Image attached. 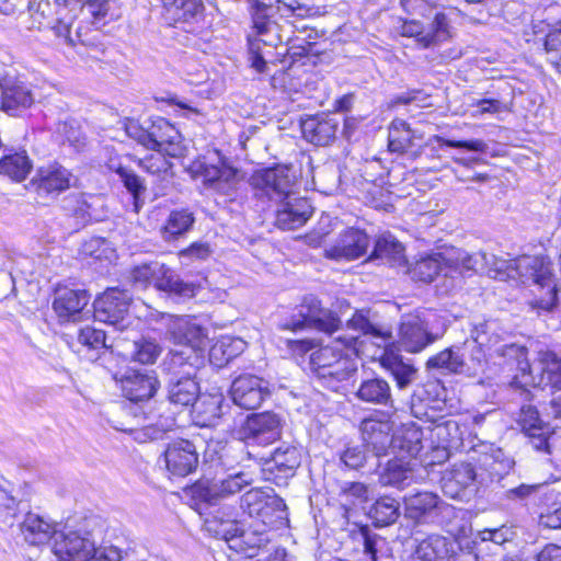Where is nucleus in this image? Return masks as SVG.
<instances>
[{"label":"nucleus","instance_id":"nucleus-1","mask_svg":"<svg viewBox=\"0 0 561 561\" xmlns=\"http://www.w3.org/2000/svg\"><path fill=\"white\" fill-rule=\"evenodd\" d=\"M348 327L363 332V339L341 335L310 355L312 373L324 387L334 391L356 373L359 354L379 362L386 368V335L362 314H355L348 321Z\"/></svg>","mask_w":561,"mask_h":561},{"label":"nucleus","instance_id":"nucleus-2","mask_svg":"<svg viewBox=\"0 0 561 561\" xmlns=\"http://www.w3.org/2000/svg\"><path fill=\"white\" fill-rule=\"evenodd\" d=\"M251 185L256 195L277 203L275 224L283 230L301 227L312 214L309 202L296 196V175L289 167L278 165L256 171L251 178Z\"/></svg>","mask_w":561,"mask_h":561},{"label":"nucleus","instance_id":"nucleus-3","mask_svg":"<svg viewBox=\"0 0 561 561\" xmlns=\"http://www.w3.org/2000/svg\"><path fill=\"white\" fill-rule=\"evenodd\" d=\"M101 524L96 517L68 520L57 530L51 552L57 561H121L123 551L113 546H96Z\"/></svg>","mask_w":561,"mask_h":561},{"label":"nucleus","instance_id":"nucleus-4","mask_svg":"<svg viewBox=\"0 0 561 561\" xmlns=\"http://www.w3.org/2000/svg\"><path fill=\"white\" fill-rule=\"evenodd\" d=\"M477 263L478 259L472 257L465 250L449 248L421 257L410 268L404 255V247L388 233V266L398 267L402 273L411 274L414 279L430 283L440 273L446 277H454L455 274L461 275L466 271L474 270Z\"/></svg>","mask_w":561,"mask_h":561},{"label":"nucleus","instance_id":"nucleus-5","mask_svg":"<svg viewBox=\"0 0 561 561\" xmlns=\"http://www.w3.org/2000/svg\"><path fill=\"white\" fill-rule=\"evenodd\" d=\"M495 352L503 356L517 357L518 373L513 379V383L517 387H550L561 390V358L554 352L539 351L531 364L525 358L524 348L515 344L503 345Z\"/></svg>","mask_w":561,"mask_h":561},{"label":"nucleus","instance_id":"nucleus-6","mask_svg":"<svg viewBox=\"0 0 561 561\" xmlns=\"http://www.w3.org/2000/svg\"><path fill=\"white\" fill-rule=\"evenodd\" d=\"M209 512H198L205 515L204 529L213 537L225 540L231 550L243 553L249 558L260 556L266 539L251 531H243L237 519L238 511L228 504L210 506Z\"/></svg>","mask_w":561,"mask_h":561},{"label":"nucleus","instance_id":"nucleus-7","mask_svg":"<svg viewBox=\"0 0 561 561\" xmlns=\"http://www.w3.org/2000/svg\"><path fill=\"white\" fill-rule=\"evenodd\" d=\"M516 279L524 284L531 283L539 294L528 301L529 308L538 316L552 313L558 307V285L551 261L542 255H522L516 257Z\"/></svg>","mask_w":561,"mask_h":561},{"label":"nucleus","instance_id":"nucleus-8","mask_svg":"<svg viewBox=\"0 0 561 561\" xmlns=\"http://www.w3.org/2000/svg\"><path fill=\"white\" fill-rule=\"evenodd\" d=\"M169 339L181 350H171L167 358H171L173 367L190 363L192 356H198L202 365L205 360V351L208 346L207 330L190 316H164Z\"/></svg>","mask_w":561,"mask_h":561},{"label":"nucleus","instance_id":"nucleus-9","mask_svg":"<svg viewBox=\"0 0 561 561\" xmlns=\"http://www.w3.org/2000/svg\"><path fill=\"white\" fill-rule=\"evenodd\" d=\"M125 131L129 138L136 140L147 149L164 152L171 158H181L185 153V146L179 130L165 118L156 117L140 124L128 119Z\"/></svg>","mask_w":561,"mask_h":561},{"label":"nucleus","instance_id":"nucleus-10","mask_svg":"<svg viewBox=\"0 0 561 561\" xmlns=\"http://www.w3.org/2000/svg\"><path fill=\"white\" fill-rule=\"evenodd\" d=\"M192 172L202 179L203 185L215 196L224 198V202L233 201L237 197L240 178L238 170L231 167L219 154L213 158H204L193 162Z\"/></svg>","mask_w":561,"mask_h":561},{"label":"nucleus","instance_id":"nucleus-11","mask_svg":"<svg viewBox=\"0 0 561 561\" xmlns=\"http://www.w3.org/2000/svg\"><path fill=\"white\" fill-rule=\"evenodd\" d=\"M274 11L272 5H260L252 13L253 28L256 32V38H249V61L251 67L259 73L266 70V61L260 54V43L268 46H276L286 43L289 48H295V42L299 38H291L283 34V27L276 20H271L270 12Z\"/></svg>","mask_w":561,"mask_h":561},{"label":"nucleus","instance_id":"nucleus-12","mask_svg":"<svg viewBox=\"0 0 561 561\" xmlns=\"http://www.w3.org/2000/svg\"><path fill=\"white\" fill-rule=\"evenodd\" d=\"M130 278L140 288L153 285L157 289L180 298L195 296L196 287L193 284L184 283L172 270L159 262L135 266L130 272Z\"/></svg>","mask_w":561,"mask_h":561},{"label":"nucleus","instance_id":"nucleus-13","mask_svg":"<svg viewBox=\"0 0 561 561\" xmlns=\"http://www.w3.org/2000/svg\"><path fill=\"white\" fill-rule=\"evenodd\" d=\"M171 377L168 386L170 403L187 407L193 404L199 396V386L195 380L196 371L203 366L198 356H192L190 363L173 367L171 358L164 362Z\"/></svg>","mask_w":561,"mask_h":561},{"label":"nucleus","instance_id":"nucleus-14","mask_svg":"<svg viewBox=\"0 0 561 561\" xmlns=\"http://www.w3.org/2000/svg\"><path fill=\"white\" fill-rule=\"evenodd\" d=\"M282 419L272 412L253 413L238 428L237 435L247 446L265 447L280 438Z\"/></svg>","mask_w":561,"mask_h":561},{"label":"nucleus","instance_id":"nucleus-15","mask_svg":"<svg viewBox=\"0 0 561 561\" xmlns=\"http://www.w3.org/2000/svg\"><path fill=\"white\" fill-rule=\"evenodd\" d=\"M253 482L252 477L247 472L231 474L220 482H198L191 488L192 500L196 505H218L226 496L240 492L244 486Z\"/></svg>","mask_w":561,"mask_h":561},{"label":"nucleus","instance_id":"nucleus-16","mask_svg":"<svg viewBox=\"0 0 561 561\" xmlns=\"http://www.w3.org/2000/svg\"><path fill=\"white\" fill-rule=\"evenodd\" d=\"M73 181V174L70 170L58 162L39 167L32 180L30 187L39 197L55 198L60 193L67 191Z\"/></svg>","mask_w":561,"mask_h":561},{"label":"nucleus","instance_id":"nucleus-17","mask_svg":"<svg viewBox=\"0 0 561 561\" xmlns=\"http://www.w3.org/2000/svg\"><path fill=\"white\" fill-rule=\"evenodd\" d=\"M299 317L301 319L283 324V329L298 331L307 324L325 333H333L340 327V319L330 310L321 307L320 301L313 297H306L300 305Z\"/></svg>","mask_w":561,"mask_h":561},{"label":"nucleus","instance_id":"nucleus-18","mask_svg":"<svg viewBox=\"0 0 561 561\" xmlns=\"http://www.w3.org/2000/svg\"><path fill=\"white\" fill-rule=\"evenodd\" d=\"M162 457L165 469L173 477H186L198 466V453L188 439L178 438L168 443Z\"/></svg>","mask_w":561,"mask_h":561},{"label":"nucleus","instance_id":"nucleus-19","mask_svg":"<svg viewBox=\"0 0 561 561\" xmlns=\"http://www.w3.org/2000/svg\"><path fill=\"white\" fill-rule=\"evenodd\" d=\"M369 237L359 229L342 231L332 243L325 247V257L334 261H354L366 254Z\"/></svg>","mask_w":561,"mask_h":561},{"label":"nucleus","instance_id":"nucleus-20","mask_svg":"<svg viewBox=\"0 0 561 561\" xmlns=\"http://www.w3.org/2000/svg\"><path fill=\"white\" fill-rule=\"evenodd\" d=\"M1 108L12 116L20 115L34 103V95L26 82L14 75L0 78Z\"/></svg>","mask_w":561,"mask_h":561},{"label":"nucleus","instance_id":"nucleus-21","mask_svg":"<svg viewBox=\"0 0 561 561\" xmlns=\"http://www.w3.org/2000/svg\"><path fill=\"white\" fill-rule=\"evenodd\" d=\"M131 297L126 290L108 288L93 302L94 318L104 323L117 325L128 312Z\"/></svg>","mask_w":561,"mask_h":561},{"label":"nucleus","instance_id":"nucleus-22","mask_svg":"<svg viewBox=\"0 0 561 561\" xmlns=\"http://www.w3.org/2000/svg\"><path fill=\"white\" fill-rule=\"evenodd\" d=\"M267 382L254 375H242L232 381L230 396L242 409L254 410L268 397Z\"/></svg>","mask_w":561,"mask_h":561},{"label":"nucleus","instance_id":"nucleus-23","mask_svg":"<svg viewBox=\"0 0 561 561\" xmlns=\"http://www.w3.org/2000/svg\"><path fill=\"white\" fill-rule=\"evenodd\" d=\"M399 344L410 353H417L433 343L437 337L428 332L425 321L416 313L401 318Z\"/></svg>","mask_w":561,"mask_h":561},{"label":"nucleus","instance_id":"nucleus-24","mask_svg":"<svg viewBox=\"0 0 561 561\" xmlns=\"http://www.w3.org/2000/svg\"><path fill=\"white\" fill-rule=\"evenodd\" d=\"M90 301L85 290L60 287L56 290L53 309L61 322L78 321Z\"/></svg>","mask_w":561,"mask_h":561},{"label":"nucleus","instance_id":"nucleus-25","mask_svg":"<svg viewBox=\"0 0 561 561\" xmlns=\"http://www.w3.org/2000/svg\"><path fill=\"white\" fill-rule=\"evenodd\" d=\"M477 477L478 474L471 463H456L443 476V491L451 499L463 500L468 493L471 494L474 491Z\"/></svg>","mask_w":561,"mask_h":561},{"label":"nucleus","instance_id":"nucleus-26","mask_svg":"<svg viewBox=\"0 0 561 561\" xmlns=\"http://www.w3.org/2000/svg\"><path fill=\"white\" fill-rule=\"evenodd\" d=\"M410 561H456L454 542L446 537L431 535L415 546Z\"/></svg>","mask_w":561,"mask_h":561},{"label":"nucleus","instance_id":"nucleus-27","mask_svg":"<svg viewBox=\"0 0 561 561\" xmlns=\"http://www.w3.org/2000/svg\"><path fill=\"white\" fill-rule=\"evenodd\" d=\"M126 158L119 156H111L106 161L108 171L118 175L125 188L133 197V210L139 213L144 205L142 195L146 192L144 181L128 165L125 164Z\"/></svg>","mask_w":561,"mask_h":561},{"label":"nucleus","instance_id":"nucleus-28","mask_svg":"<svg viewBox=\"0 0 561 561\" xmlns=\"http://www.w3.org/2000/svg\"><path fill=\"white\" fill-rule=\"evenodd\" d=\"M300 462V449L290 444H282L275 449L265 466L270 472L275 471V480H286L295 474ZM276 483H279V481H276Z\"/></svg>","mask_w":561,"mask_h":561},{"label":"nucleus","instance_id":"nucleus-29","mask_svg":"<svg viewBox=\"0 0 561 561\" xmlns=\"http://www.w3.org/2000/svg\"><path fill=\"white\" fill-rule=\"evenodd\" d=\"M60 526L38 514L27 513L21 524V533L30 545L41 546L47 542L51 545Z\"/></svg>","mask_w":561,"mask_h":561},{"label":"nucleus","instance_id":"nucleus-30","mask_svg":"<svg viewBox=\"0 0 561 561\" xmlns=\"http://www.w3.org/2000/svg\"><path fill=\"white\" fill-rule=\"evenodd\" d=\"M225 397L221 392L205 393L193 403V417L201 427L215 426L224 414Z\"/></svg>","mask_w":561,"mask_h":561},{"label":"nucleus","instance_id":"nucleus-31","mask_svg":"<svg viewBox=\"0 0 561 561\" xmlns=\"http://www.w3.org/2000/svg\"><path fill=\"white\" fill-rule=\"evenodd\" d=\"M159 387L153 371H134L122 380V390L130 401H142L151 398Z\"/></svg>","mask_w":561,"mask_h":561},{"label":"nucleus","instance_id":"nucleus-32","mask_svg":"<svg viewBox=\"0 0 561 561\" xmlns=\"http://www.w3.org/2000/svg\"><path fill=\"white\" fill-rule=\"evenodd\" d=\"M339 122L329 115L308 117L301 123L304 138L317 146L329 145L336 135Z\"/></svg>","mask_w":561,"mask_h":561},{"label":"nucleus","instance_id":"nucleus-33","mask_svg":"<svg viewBox=\"0 0 561 561\" xmlns=\"http://www.w3.org/2000/svg\"><path fill=\"white\" fill-rule=\"evenodd\" d=\"M241 508L250 516L264 517L271 508L284 506L273 489H251L241 497Z\"/></svg>","mask_w":561,"mask_h":561},{"label":"nucleus","instance_id":"nucleus-34","mask_svg":"<svg viewBox=\"0 0 561 561\" xmlns=\"http://www.w3.org/2000/svg\"><path fill=\"white\" fill-rule=\"evenodd\" d=\"M472 257L478 259V263L476 265V271L478 268V265H481V268H483L492 278L499 279V280H507V279H516L517 270L516 266V257L515 259H507V257H500L491 253H477V254H470Z\"/></svg>","mask_w":561,"mask_h":561},{"label":"nucleus","instance_id":"nucleus-35","mask_svg":"<svg viewBox=\"0 0 561 561\" xmlns=\"http://www.w3.org/2000/svg\"><path fill=\"white\" fill-rule=\"evenodd\" d=\"M146 420L147 424L142 428V435L150 440L162 438L176 425L174 412L170 411L165 403H161L156 411H151Z\"/></svg>","mask_w":561,"mask_h":561},{"label":"nucleus","instance_id":"nucleus-36","mask_svg":"<svg viewBox=\"0 0 561 561\" xmlns=\"http://www.w3.org/2000/svg\"><path fill=\"white\" fill-rule=\"evenodd\" d=\"M245 346L247 343L240 337L220 336L209 348V362L215 367H224L232 358L243 353Z\"/></svg>","mask_w":561,"mask_h":561},{"label":"nucleus","instance_id":"nucleus-37","mask_svg":"<svg viewBox=\"0 0 561 561\" xmlns=\"http://www.w3.org/2000/svg\"><path fill=\"white\" fill-rule=\"evenodd\" d=\"M77 352L90 362L99 358L100 353L106 348V336L103 330L92 327H84L79 330Z\"/></svg>","mask_w":561,"mask_h":561},{"label":"nucleus","instance_id":"nucleus-38","mask_svg":"<svg viewBox=\"0 0 561 561\" xmlns=\"http://www.w3.org/2000/svg\"><path fill=\"white\" fill-rule=\"evenodd\" d=\"M32 168L33 163L24 150L9 152L0 159V174L15 182L25 180Z\"/></svg>","mask_w":561,"mask_h":561},{"label":"nucleus","instance_id":"nucleus-39","mask_svg":"<svg viewBox=\"0 0 561 561\" xmlns=\"http://www.w3.org/2000/svg\"><path fill=\"white\" fill-rule=\"evenodd\" d=\"M202 0H164L167 19L173 23L190 22L203 11Z\"/></svg>","mask_w":561,"mask_h":561},{"label":"nucleus","instance_id":"nucleus-40","mask_svg":"<svg viewBox=\"0 0 561 561\" xmlns=\"http://www.w3.org/2000/svg\"><path fill=\"white\" fill-rule=\"evenodd\" d=\"M450 37L451 27L447 16L444 13H436L427 25H423V35L420 37V44L423 47H430L443 43Z\"/></svg>","mask_w":561,"mask_h":561},{"label":"nucleus","instance_id":"nucleus-41","mask_svg":"<svg viewBox=\"0 0 561 561\" xmlns=\"http://www.w3.org/2000/svg\"><path fill=\"white\" fill-rule=\"evenodd\" d=\"M195 218L193 214L186 209L173 210L170 213L164 226L161 228L162 238L165 241H172L178 237L187 232Z\"/></svg>","mask_w":561,"mask_h":561},{"label":"nucleus","instance_id":"nucleus-42","mask_svg":"<svg viewBox=\"0 0 561 561\" xmlns=\"http://www.w3.org/2000/svg\"><path fill=\"white\" fill-rule=\"evenodd\" d=\"M386 423L381 419L369 416L362 422L363 439L371 446L377 456L386 451Z\"/></svg>","mask_w":561,"mask_h":561},{"label":"nucleus","instance_id":"nucleus-43","mask_svg":"<svg viewBox=\"0 0 561 561\" xmlns=\"http://www.w3.org/2000/svg\"><path fill=\"white\" fill-rule=\"evenodd\" d=\"M388 371L392 375L399 389L407 388L414 379L416 369L413 364L404 362L400 355L388 351Z\"/></svg>","mask_w":561,"mask_h":561},{"label":"nucleus","instance_id":"nucleus-44","mask_svg":"<svg viewBox=\"0 0 561 561\" xmlns=\"http://www.w3.org/2000/svg\"><path fill=\"white\" fill-rule=\"evenodd\" d=\"M426 365L428 368L444 369L455 374L463 373L466 366L462 356L453 348H446L430 357Z\"/></svg>","mask_w":561,"mask_h":561},{"label":"nucleus","instance_id":"nucleus-45","mask_svg":"<svg viewBox=\"0 0 561 561\" xmlns=\"http://www.w3.org/2000/svg\"><path fill=\"white\" fill-rule=\"evenodd\" d=\"M412 141V131L404 121L394 119L388 133V151L403 152Z\"/></svg>","mask_w":561,"mask_h":561},{"label":"nucleus","instance_id":"nucleus-46","mask_svg":"<svg viewBox=\"0 0 561 561\" xmlns=\"http://www.w3.org/2000/svg\"><path fill=\"white\" fill-rule=\"evenodd\" d=\"M420 432L417 428L411 426L402 431L401 434H393L390 448H399L407 451L410 456H414L420 451Z\"/></svg>","mask_w":561,"mask_h":561},{"label":"nucleus","instance_id":"nucleus-47","mask_svg":"<svg viewBox=\"0 0 561 561\" xmlns=\"http://www.w3.org/2000/svg\"><path fill=\"white\" fill-rule=\"evenodd\" d=\"M260 5H272L274 11L270 12L271 20H275V14H279L280 18L289 16V15H297V16H304L308 14L309 8L301 4L297 0H268V3H256L254 7V11Z\"/></svg>","mask_w":561,"mask_h":561},{"label":"nucleus","instance_id":"nucleus-48","mask_svg":"<svg viewBox=\"0 0 561 561\" xmlns=\"http://www.w3.org/2000/svg\"><path fill=\"white\" fill-rule=\"evenodd\" d=\"M80 251L82 255L96 260H111L114 256L110 242L101 237H92L84 241Z\"/></svg>","mask_w":561,"mask_h":561},{"label":"nucleus","instance_id":"nucleus-49","mask_svg":"<svg viewBox=\"0 0 561 561\" xmlns=\"http://www.w3.org/2000/svg\"><path fill=\"white\" fill-rule=\"evenodd\" d=\"M405 507L412 517H416L437 506V497L432 493H417L405 499Z\"/></svg>","mask_w":561,"mask_h":561},{"label":"nucleus","instance_id":"nucleus-50","mask_svg":"<svg viewBox=\"0 0 561 561\" xmlns=\"http://www.w3.org/2000/svg\"><path fill=\"white\" fill-rule=\"evenodd\" d=\"M133 358L140 364H152L161 353V346L152 340L135 342Z\"/></svg>","mask_w":561,"mask_h":561},{"label":"nucleus","instance_id":"nucleus-51","mask_svg":"<svg viewBox=\"0 0 561 561\" xmlns=\"http://www.w3.org/2000/svg\"><path fill=\"white\" fill-rule=\"evenodd\" d=\"M538 523L547 529H561V502H551L540 507Z\"/></svg>","mask_w":561,"mask_h":561},{"label":"nucleus","instance_id":"nucleus-52","mask_svg":"<svg viewBox=\"0 0 561 561\" xmlns=\"http://www.w3.org/2000/svg\"><path fill=\"white\" fill-rule=\"evenodd\" d=\"M518 423L525 434L539 431L540 427H547L546 423L540 419L537 409L530 404L522 407Z\"/></svg>","mask_w":561,"mask_h":561},{"label":"nucleus","instance_id":"nucleus-53","mask_svg":"<svg viewBox=\"0 0 561 561\" xmlns=\"http://www.w3.org/2000/svg\"><path fill=\"white\" fill-rule=\"evenodd\" d=\"M57 133L64 137V141H67L76 151H80L85 146V137L81 130L75 126L73 122H62L57 126Z\"/></svg>","mask_w":561,"mask_h":561},{"label":"nucleus","instance_id":"nucleus-54","mask_svg":"<svg viewBox=\"0 0 561 561\" xmlns=\"http://www.w3.org/2000/svg\"><path fill=\"white\" fill-rule=\"evenodd\" d=\"M358 397L368 402H382L386 398L383 381L379 379L364 381L358 389Z\"/></svg>","mask_w":561,"mask_h":561},{"label":"nucleus","instance_id":"nucleus-55","mask_svg":"<svg viewBox=\"0 0 561 561\" xmlns=\"http://www.w3.org/2000/svg\"><path fill=\"white\" fill-rule=\"evenodd\" d=\"M168 154L164 152L156 151L144 159L139 160V165L151 174H159L161 172H167L171 168V163L165 158Z\"/></svg>","mask_w":561,"mask_h":561},{"label":"nucleus","instance_id":"nucleus-56","mask_svg":"<svg viewBox=\"0 0 561 561\" xmlns=\"http://www.w3.org/2000/svg\"><path fill=\"white\" fill-rule=\"evenodd\" d=\"M444 146L451 148H462L469 151L474 152H485L488 149V145L481 139H472V140H450V139H439Z\"/></svg>","mask_w":561,"mask_h":561},{"label":"nucleus","instance_id":"nucleus-57","mask_svg":"<svg viewBox=\"0 0 561 561\" xmlns=\"http://www.w3.org/2000/svg\"><path fill=\"white\" fill-rule=\"evenodd\" d=\"M543 488V484H520L516 488L506 491L505 496L508 500H524L536 493Z\"/></svg>","mask_w":561,"mask_h":561},{"label":"nucleus","instance_id":"nucleus-58","mask_svg":"<svg viewBox=\"0 0 561 561\" xmlns=\"http://www.w3.org/2000/svg\"><path fill=\"white\" fill-rule=\"evenodd\" d=\"M474 105L477 110L473 112V116H480L483 114H496L505 108L501 101L493 99L479 100Z\"/></svg>","mask_w":561,"mask_h":561},{"label":"nucleus","instance_id":"nucleus-59","mask_svg":"<svg viewBox=\"0 0 561 561\" xmlns=\"http://www.w3.org/2000/svg\"><path fill=\"white\" fill-rule=\"evenodd\" d=\"M489 328L490 325L485 321L476 323L473 325V329L471 331V337L473 339L474 343H477L480 347H492V337L488 336Z\"/></svg>","mask_w":561,"mask_h":561},{"label":"nucleus","instance_id":"nucleus-60","mask_svg":"<svg viewBox=\"0 0 561 561\" xmlns=\"http://www.w3.org/2000/svg\"><path fill=\"white\" fill-rule=\"evenodd\" d=\"M210 248L205 242H195L187 249L180 252L182 259L205 260L210 255Z\"/></svg>","mask_w":561,"mask_h":561},{"label":"nucleus","instance_id":"nucleus-61","mask_svg":"<svg viewBox=\"0 0 561 561\" xmlns=\"http://www.w3.org/2000/svg\"><path fill=\"white\" fill-rule=\"evenodd\" d=\"M508 528L500 527L494 529H484L478 533V537L482 541H492L496 545H502L508 540Z\"/></svg>","mask_w":561,"mask_h":561},{"label":"nucleus","instance_id":"nucleus-62","mask_svg":"<svg viewBox=\"0 0 561 561\" xmlns=\"http://www.w3.org/2000/svg\"><path fill=\"white\" fill-rule=\"evenodd\" d=\"M410 470L388 461V480L389 484H400L410 478Z\"/></svg>","mask_w":561,"mask_h":561},{"label":"nucleus","instance_id":"nucleus-63","mask_svg":"<svg viewBox=\"0 0 561 561\" xmlns=\"http://www.w3.org/2000/svg\"><path fill=\"white\" fill-rule=\"evenodd\" d=\"M365 456L363 451L357 448H347L341 456V460L351 468H356L363 463Z\"/></svg>","mask_w":561,"mask_h":561},{"label":"nucleus","instance_id":"nucleus-64","mask_svg":"<svg viewBox=\"0 0 561 561\" xmlns=\"http://www.w3.org/2000/svg\"><path fill=\"white\" fill-rule=\"evenodd\" d=\"M537 561H561V547L557 545L546 546L538 553Z\"/></svg>","mask_w":561,"mask_h":561}]
</instances>
